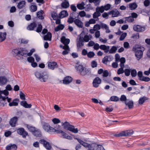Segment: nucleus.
Segmentation results:
<instances>
[{
    "label": "nucleus",
    "mask_w": 150,
    "mask_h": 150,
    "mask_svg": "<svg viewBox=\"0 0 150 150\" xmlns=\"http://www.w3.org/2000/svg\"><path fill=\"white\" fill-rule=\"evenodd\" d=\"M35 75L41 81L43 82L46 81L48 77V74L46 71L41 72L37 71L35 73Z\"/></svg>",
    "instance_id": "f257e3e1"
},
{
    "label": "nucleus",
    "mask_w": 150,
    "mask_h": 150,
    "mask_svg": "<svg viewBox=\"0 0 150 150\" xmlns=\"http://www.w3.org/2000/svg\"><path fill=\"white\" fill-rule=\"evenodd\" d=\"M25 50L23 48H18V49H15L12 50L13 54H16V55L19 57V59L23 58V56H24L26 54L24 52Z\"/></svg>",
    "instance_id": "f03ea898"
},
{
    "label": "nucleus",
    "mask_w": 150,
    "mask_h": 150,
    "mask_svg": "<svg viewBox=\"0 0 150 150\" xmlns=\"http://www.w3.org/2000/svg\"><path fill=\"white\" fill-rule=\"evenodd\" d=\"M144 48L141 46L137 47L134 50L135 52V56L138 60H139L142 58L143 55V52L144 50Z\"/></svg>",
    "instance_id": "7ed1b4c3"
},
{
    "label": "nucleus",
    "mask_w": 150,
    "mask_h": 150,
    "mask_svg": "<svg viewBox=\"0 0 150 150\" xmlns=\"http://www.w3.org/2000/svg\"><path fill=\"white\" fill-rule=\"evenodd\" d=\"M133 133L132 130L123 131L118 134H115V136L116 137H127L131 136Z\"/></svg>",
    "instance_id": "20e7f679"
},
{
    "label": "nucleus",
    "mask_w": 150,
    "mask_h": 150,
    "mask_svg": "<svg viewBox=\"0 0 150 150\" xmlns=\"http://www.w3.org/2000/svg\"><path fill=\"white\" fill-rule=\"evenodd\" d=\"M115 11H117L115 13V16H114V13L115 12V11L113 10L110 11H109L108 13L106 12H104L102 15V16L103 18H108V16L109 15H112V17H117L119 16L120 13L119 11L116 9H115Z\"/></svg>",
    "instance_id": "39448f33"
},
{
    "label": "nucleus",
    "mask_w": 150,
    "mask_h": 150,
    "mask_svg": "<svg viewBox=\"0 0 150 150\" xmlns=\"http://www.w3.org/2000/svg\"><path fill=\"white\" fill-rule=\"evenodd\" d=\"M42 127L45 131L50 133H52V130H54V128L50 127L49 124L45 122H43L42 123Z\"/></svg>",
    "instance_id": "423d86ee"
},
{
    "label": "nucleus",
    "mask_w": 150,
    "mask_h": 150,
    "mask_svg": "<svg viewBox=\"0 0 150 150\" xmlns=\"http://www.w3.org/2000/svg\"><path fill=\"white\" fill-rule=\"evenodd\" d=\"M75 69L80 72L81 75H85L88 72L84 66H75Z\"/></svg>",
    "instance_id": "0eeeda50"
},
{
    "label": "nucleus",
    "mask_w": 150,
    "mask_h": 150,
    "mask_svg": "<svg viewBox=\"0 0 150 150\" xmlns=\"http://www.w3.org/2000/svg\"><path fill=\"white\" fill-rule=\"evenodd\" d=\"M40 143L43 144L44 146L47 150H50L52 148V146L50 143L44 139H41L39 141Z\"/></svg>",
    "instance_id": "6e6552de"
},
{
    "label": "nucleus",
    "mask_w": 150,
    "mask_h": 150,
    "mask_svg": "<svg viewBox=\"0 0 150 150\" xmlns=\"http://www.w3.org/2000/svg\"><path fill=\"white\" fill-rule=\"evenodd\" d=\"M17 132L18 134L22 135L23 138H25L28 135V133L25 131L23 128L18 129L17 130Z\"/></svg>",
    "instance_id": "1a4fd4ad"
},
{
    "label": "nucleus",
    "mask_w": 150,
    "mask_h": 150,
    "mask_svg": "<svg viewBox=\"0 0 150 150\" xmlns=\"http://www.w3.org/2000/svg\"><path fill=\"white\" fill-rule=\"evenodd\" d=\"M91 147L93 150H104V148L102 146L96 143L92 144Z\"/></svg>",
    "instance_id": "9d476101"
},
{
    "label": "nucleus",
    "mask_w": 150,
    "mask_h": 150,
    "mask_svg": "<svg viewBox=\"0 0 150 150\" xmlns=\"http://www.w3.org/2000/svg\"><path fill=\"white\" fill-rule=\"evenodd\" d=\"M101 80L98 77L95 78L93 80V86L95 88H97L99 86V85L101 83Z\"/></svg>",
    "instance_id": "9b49d317"
},
{
    "label": "nucleus",
    "mask_w": 150,
    "mask_h": 150,
    "mask_svg": "<svg viewBox=\"0 0 150 150\" xmlns=\"http://www.w3.org/2000/svg\"><path fill=\"white\" fill-rule=\"evenodd\" d=\"M133 29L134 31L137 32H142L144 31V27L138 25H135L133 26Z\"/></svg>",
    "instance_id": "f8f14e48"
},
{
    "label": "nucleus",
    "mask_w": 150,
    "mask_h": 150,
    "mask_svg": "<svg viewBox=\"0 0 150 150\" xmlns=\"http://www.w3.org/2000/svg\"><path fill=\"white\" fill-rule=\"evenodd\" d=\"M76 139L77 140L78 142L81 144V145H82L83 146L86 148H88L90 147H91V145L92 144H89L85 142L81 139L76 138Z\"/></svg>",
    "instance_id": "ddd939ff"
},
{
    "label": "nucleus",
    "mask_w": 150,
    "mask_h": 150,
    "mask_svg": "<svg viewBox=\"0 0 150 150\" xmlns=\"http://www.w3.org/2000/svg\"><path fill=\"white\" fill-rule=\"evenodd\" d=\"M59 16V18L62 19L67 16H68V13L67 11L63 10L60 12Z\"/></svg>",
    "instance_id": "4468645a"
},
{
    "label": "nucleus",
    "mask_w": 150,
    "mask_h": 150,
    "mask_svg": "<svg viewBox=\"0 0 150 150\" xmlns=\"http://www.w3.org/2000/svg\"><path fill=\"white\" fill-rule=\"evenodd\" d=\"M37 26V24L35 22H33L28 25L27 29L29 30H34V28H36Z\"/></svg>",
    "instance_id": "2eb2a0df"
},
{
    "label": "nucleus",
    "mask_w": 150,
    "mask_h": 150,
    "mask_svg": "<svg viewBox=\"0 0 150 150\" xmlns=\"http://www.w3.org/2000/svg\"><path fill=\"white\" fill-rule=\"evenodd\" d=\"M17 147L15 144H10L7 146L6 147V150H16Z\"/></svg>",
    "instance_id": "dca6fc26"
},
{
    "label": "nucleus",
    "mask_w": 150,
    "mask_h": 150,
    "mask_svg": "<svg viewBox=\"0 0 150 150\" xmlns=\"http://www.w3.org/2000/svg\"><path fill=\"white\" fill-rule=\"evenodd\" d=\"M72 78L69 76L65 77L63 80V83L65 84H69L72 81Z\"/></svg>",
    "instance_id": "f3484780"
},
{
    "label": "nucleus",
    "mask_w": 150,
    "mask_h": 150,
    "mask_svg": "<svg viewBox=\"0 0 150 150\" xmlns=\"http://www.w3.org/2000/svg\"><path fill=\"white\" fill-rule=\"evenodd\" d=\"M74 23L79 28H82L83 23L78 18L76 19L75 20Z\"/></svg>",
    "instance_id": "a211bd4d"
},
{
    "label": "nucleus",
    "mask_w": 150,
    "mask_h": 150,
    "mask_svg": "<svg viewBox=\"0 0 150 150\" xmlns=\"http://www.w3.org/2000/svg\"><path fill=\"white\" fill-rule=\"evenodd\" d=\"M52 38V34L50 32H48L46 35H45L43 37V39L46 41H51Z\"/></svg>",
    "instance_id": "6ab92c4d"
},
{
    "label": "nucleus",
    "mask_w": 150,
    "mask_h": 150,
    "mask_svg": "<svg viewBox=\"0 0 150 150\" xmlns=\"http://www.w3.org/2000/svg\"><path fill=\"white\" fill-rule=\"evenodd\" d=\"M17 120L18 118L16 117H14L12 118L11 119L9 122L10 125L12 127H15Z\"/></svg>",
    "instance_id": "aec40b11"
},
{
    "label": "nucleus",
    "mask_w": 150,
    "mask_h": 150,
    "mask_svg": "<svg viewBox=\"0 0 150 150\" xmlns=\"http://www.w3.org/2000/svg\"><path fill=\"white\" fill-rule=\"evenodd\" d=\"M26 2L25 1H20L18 4L17 7L19 9L22 8L25 6Z\"/></svg>",
    "instance_id": "412c9836"
},
{
    "label": "nucleus",
    "mask_w": 150,
    "mask_h": 150,
    "mask_svg": "<svg viewBox=\"0 0 150 150\" xmlns=\"http://www.w3.org/2000/svg\"><path fill=\"white\" fill-rule=\"evenodd\" d=\"M19 101V100L18 98L14 99L11 102H10L9 103V105L10 106H17L18 105V102Z\"/></svg>",
    "instance_id": "4be33fe9"
},
{
    "label": "nucleus",
    "mask_w": 150,
    "mask_h": 150,
    "mask_svg": "<svg viewBox=\"0 0 150 150\" xmlns=\"http://www.w3.org/2000/svg\"><path fill=\"white\" fill-rule=\"evenodd\" d=\"M20 105L25 108H30L32 106L31 104H28L25 101H22L20 102Z\"/></svg>",
    "instance_id": "5701e85b"
},
{
    "label": "nucleus",
    "mask_w": 150,
    "mask_h": 150,
    "mask_svg": "<svg viewBox=\"0 0 150 150\" xmlns=\"http://www.w3.org/2000/svg\"><path fill=\"white\" fill-rule=\"evenodd\" d=\"M6 35L7 34L6 32H0V42H3L6 39Z\"/></svg>",
    "instance_id": "b1692460"
},
{
    "label": "nucleus",
    "mask_w": 150,
    "mask_h": 150,
    "mask_svg": "<svg viewBox=\"0 0 150 150\" xmlns=\"http://www.w3.org/2000/svg\"><path fill=\"white\" fill-rule=\"evenodd\" d=\"M44 13L43 11L40 10L37 13V16L40 19L43 20L44 19V17L42 14Z\"/></svg>",
    "instance_id": "393cba45"
},
{
    "label": "nucleus",
    "mask_w": 150,
    "mask_h": 150,
    "mask_svg": "<svg viewBox=\"0 0 150 150\" xmlns=\"http://www.w3.org/2000/svg\"><path fill=\"white\" fill-rule=\"evenodd\" d=\"M61 7L63 8H67L69 6V4L68 1L63 2L61 4Z\"/></svg>",
    "instance_id": "a878e982"
},
{
    "label": "nucleus",
    "mask_w": 150,
    "mask_h": 150,
    "mask_svg": "<svg viewBox=\"0 0 150 150\" xmlns=\"http://www.w3.org/2000/svg\"><path fill=\"white\" fill-rule=\"evenodd\" d=\"M7 79L5 76H0V83L1 85L5 84L7 82Z\"/></svg>",
    "instance_id": "bb28decb"
},
{
    "label": "nucleus",
    "mask_w": 150,
    "mask_h": 150,
    "mask_svg": "<svg viewBox=\"0 0 150 150\" xmlns=\"http://www.w3.org/2000/svg\"><path fill=\"white\" fill-rule=\"evenodd\" d=\"M83 37H80V38L79 39V42L77 43V47H80L81 46H83L84 45V43H83L84 42H83Z\"/></svg>",
    "instance_id": "cd10ccee"
},
{
    "label": "nucleus",
    "mask_w": 150,
    "mask_h": 150,
    "mask_svg": "<svg viewBox=\"0 0 150 150\" xmlns=\"http://www.w3.org/2000/svg\"><path fill=\"white\" fill-rule=\"evenodd\" d=\"M62 125H64V129L69 130V128H71L72 125H71L68 122H65L63 123Z\"/></svg>",
    "instance_id": "c85d7f7f"
},
{
    "label": "nucleus",
    "mask_w": 150,
    "mask_h": 150,
    "mask_svg": "<svg viewBox=\"0 0 150 150\" xmlns=\"http://www.w3.org/2000/svg\"><path fill=\"white\" fill-rule=\"evenodd\" d=\"M64 28V26L62 24L58 25L54 28V31L56 32L60 30H62Z\"/></svg>",
    "instance_id": "c756f323"
},
{
    "label": "nucleus",
    "mask_w": 150,
    "mask_h": 150,
    "mask_svg": "<svg viewBox=\"0 0 150 150\" xmlns=\"http://www.w3.org/2000/svg\"><path fill=\"white\" fill-rule=\"evenodd\" d=\"M149 98L145 96H143V97L140 98L139 100V103L140 105L143 104L145 100H148Z\"/></svg>",
    "instance_id": "7c9ffc66"
},
{
    "label": "nucleus",
    "mask_w": 150,
    "mask_h": 150,
    "mask_svg": "<svg viewBox=\"0 0 150 150\" xmlns=\"http://www.w3.org/2000/svg\"><path fill=\"white\" fill-rule=\"evenodd\" d=\"M129 5L130 9L132 10L135 9L137 6V5L135 2L130 3Z\"/></svg>",
    "instance_id": "2f4dec72"
},
{
    "label": "nucleus",
    "mask_w": 150,
    "mask_h": 150,
    "mask_svg": "<svg viewBox=\"0 0 150 150\" xmlns=\"http://www.w3.org/2000/svg\"><path fill=\"white\" fill-rule=\"evenodd\" d=\"M101 15V14L98 11V10H96V12H95L93 14V18L96 19L97 18L96 21H97V20H98V17L100 16Z\"/></svg>",
    "instance_id": "473e14b6"
},
{
    "label": "nucleus",
    "mask_w": 150,
    "mask_h": 150,
    "mask_svg": "<svg viewBox=\"0 0 150 150\" xmlns=\"http://www.w3.org/2000/svg\"><path fill=\"white\" fill-rule=\"evenodd\" d=\"M51 16L54 20H55L58 18H59V16L57 13L54 11H53L51 13Z\"/></svg>",
    "instance_id": "72a5a7b5"
},
{
    "label": "nucleus",
    "mask_w": 150,
    "mask_h": 150,
    "mask_svg": "<svg viewBox=\"0 0 150 150\" xmlns=\"http://www.w3.org/2000/svg\"><path fill=\"white\" fill-rule=\"evenodd\" d=\"M125 104L126 105L128 106L129 108V109L132 108L134 106L133 102L132 100L129 101L128 102H127V101H125Z\"/></svg>",
    "instance_id": "f704fd0d"
},
{
    "label": "nucleus",
    "mask_w": 150,
    "mask_h": 150,
    "mask_svg": "<svg viewBox=\"0 0 150 150\" xmlns=\"http://www.w3.org/2000/svg\"><path fill=\"white\" fill-rule=\"evenodd\" d=\"M110 56H106L104 58H103L102 59L103 63L105 64H107V63L109 62L108 58H110Z\"/></svg>",
    "instance_id": "c9c22d12"
},
{
    "label": "nucleus",
    "mask_w": 150,
    "mask_h": 150,
    "mask_svg": "<svg viewBox=\"0 0 150 150\" xmlns=\"http://www.w3.org/2000/svg\"><path fill=\"white\" fill-rule=\"evenodd\" d=\"M85 5L84 3L82 1L81 3L77 4V7L79 9L83 10L85 8L84 7Z\"/></svg>",
    "instance_id": "e433bc0d"
},
{
    "label": "nucleus",
    "mask_w": 150,
    "mask_h": 150,
    "mask_svg": "<svg viewBox=\"0 0 150 150\" xmlns=\"http://www.w3.org/2000/svg\"><path fill=\"white\" fill-rule=\"evenodd\" d=\"M104 7V6H102L100 7H97L96 8V10L98 11V12H99L100 13H103L104 12L105 10Z\"/></svg>",
    "instance_id": "4c0bfd02"
},
{
    "label": "nucleus",
    "mask_w": 150,
    "mask_h": 150,
    "mask_svg": "<svg viewBox=\"0 0 150 150\" xmlns=\"http://www.w3.org/2000/svg\"><path fill=\"white\" fill-rule=\"evenodd\" d=\"M30 10L31 12H34L36 11L37 9V6L36 5H31L30 7Z\"/></svg>",
    "instance_id": "58836bf2"
},
{
    "label": "nucleus",
    "mask_w": 150,
    "mask_h": 150,
    "mask_svg": "<svg viewBox=\"0 0 150 150\" xmlns=\"http://www.w3.org/2000/svg\"><path fill=\"white\" fill-rule=\"evenodd\" d=\"M117 50V47L115 46H113L112 47L109 51V53L111 54L115 53Z\"/></svg>",
    "instance_id": "ea45409f"
},
{
    "label": "nucleus",
    "mask_w": 150,
    "mask_h": 150,
    "mask_svg": "<svg viewBox=\"0 0 150 150\" xmlns=\"http://www.w3.org/2000/svg\"><path fill=\"white\" fill-rule=\"evenodd\" d=\"M42 28V26L41 24L40 23L38 24V26L36 30V31L37 33H39L41 32Z\"/></svg>",
    "instance_id": "a19ab883"
},
{
    "label": "nucleus",
    "mask_w": 150,
    "mask_h": 150,
    "mask_svg": "<svg viewBox=\"0 0 150 150\" xmlns=\"http://www.w3.org/2000/svg\"><path fill=\"white\" fill-rule=\"evenodd\" d=\"M65 40H66L67 42H68V41L69 43L70 42V39L68 38H66V37L65 36H63L61 38L60 41L62 43H64V41Z\"/></svg>",
    "instance_id": "79ce46f5"
},
{
    "label": "nucleus",
    "mask_w": 150,
    "mask_h": 150,
    "mask_svg": "<svg viewBox=\"0 0 150 150\" xmlns=\"http://www.w3.org/2000/svg\"><path fill=\"white\" fill-rule=\"evenodd\" d=\"M33 134L36 137H40L41 136V132L38 130H35Z\"/></svg>",
    "instance_id": "37998d69"
},
{
    "label": "nucleus",
    "mask_w": 150,
    "mask_h": 150,
    "mask_svg": "<svg viewBox=\"0 0 150 150\" xmlns=\"http://www.w3.org/2000/svg\"><path fill=\"white\" fill-rule=\"evenodd\" d=\"M110 100L112 101L116 102L119 100V98L116 96H112L110 98Z\"/></svg>",
    "instance_id": "c03bdc74"
},
{
    "label": "nucleus",
    "mask_w": 150,
    "mask_h": 150,
    "mask_svg": "<svg viewBox=\"0 0 150 150\" xmlns=\"http://www.w3.org/2000/svg\"><path fill=\"white\" fill-rule=\"evenodd\" d=\"M35 51V50L34 49H32L30 50V52H29L27 53V52H26V51L25 50L24 52H25L26 53V54H25V55L26 56H30L32 55L33 53Z\"/></svg>",
    "instance_id": "a18cd8bd"
},
{
    "label": "nucleus",
    "mask_w": 150,
    "mask_h": 150,
    "mask_svg": "<svg viewBox=\"0 0 150 150\" xmlns=\"http://www.w3.org/2000/svg\"><path fill=\"white\" fill-rule=\"evenodd\" d=\"M62 136L64 138H66L69 139H71L72 138L71 137L69 136L66 133L64 132H63V133Z\"/></svg>",
    "instance_id": "49530a36"
},
{
    "label": "nucleus",
    "mask_w": 150,
    "mask_h": 150,
    "mask_svg": "<svg viewBox=\"0 0 150 150\" xmlns=\"http://www.w3.org/2000/svg\"><path fill=\"white\" fill-rule=\"evenodd\" d=\"M75 18H74L71 16H69V17L68 18L67 20V22L69 24L72 23L73 22L74 23L75 21Z\"/></svg>",
    "instance_id": "de8ad7c7"
},
{
    "label": "nucleus",
    "mask_w": 150,
    "mask_h": 150,
    "mask_svg": "<svg viewBox=\"0 0 150 150\" xmlns=\"http://www.w3.org/2000/svg\"><path fill=\"white\" fill-rule=\"evenodd\" d=\"M27 127L28 129V130L30 132H32L33 133L34 132L35 130V127L30 126L28 125H27Z\"/></svg>",
    "instance_id": "09e8293b"
},
{
    "label": "nucleus",
    "mask_w": 150,
    "mask_h": 150,
    "mask_svg": "<svg viewBox=\"0 0 150 150\" xmlns=\"http://www.w3.org/2000/svg\"><path fill=\"white\" fill-rule=\"evenodd\" d=\"M69 130L74 133H77L78 132V129L77 128H74L73 126H71V128H69Z\"/></svg>",
    "instance_id": "8fccbe9b"
},
{
    "label": "nucleus",
    "mask_w": 150,
    "mask_h": 150,
    "mask_svg": "<svg viewBox=\"0 0 150 150\" xmlns=\"http://www.w3.org/2000/svg\"><path fill=\"white\" fill-rule=\"evenodd\" d=\"M140 80L142 81L148 82L150 81V78L148 77L144 76L142 78L140 79Z\"/></svg>",
    "instance_id": "3c124183"
},
{
    "label": "nucleus",
    "mask_w": 150,
    "mask_h": 150,
    "mask_svg": "<svg viewBox=\"0 0 150 150\" xmlns=\"http://www.w3.org/2000/svg\"><path fill=\"white\" fill-rule=\"evenodd\" d=\"M125 18L126 19L125 21V23H126V21H127L128 22H132L134 21V19L132 18L131 16L128 17H126Z\"/></svg>",
    "instance_id": "603ef678"
},
{
    "label": "nucleus",
    "mask_w": 150,
    "mask_h": 150,
    "mask_svg": "<svg viewBox=\"0 0 150 150\" xmlns=\"http://www.w3.org/2000/svg\"><path fill=\"white\" fill-rule=\"evenodd\" d=\"M127 35V33L125 32L123 33L120 36V41H122L125 38Z\"/></svg>",
    "instance_id": "864d4df0"
},
{
    "label": "nucleus",
    "mask_w": 150,
    "mask_h": 150,
    "mask_svg": "<svg viewBox=\"0 0 150 150\" xmlns=\"http://www.w3.org/2000/svg\"><path fill=\"white\" fill-rule=\"evenodd\" d=\"M131 69H125L124 71L125 75L126 76H129L131 72Z\"/></svg>",
    "instance_id": "5fc2aeb1"
},
{
    "label": "nucleus",
    "mask_w": 150,
    "mask_h": 150,
    "mask_svg": "<svg viewBox=\"0 0 150 150\" xmlns=\"http://www.w3.org/2000/svg\"><path fill=\"white\" fill-rule=\"evenodd\" d=\"M131 75L132 77H135L137 75V72L135 69H133L131 70Z\"/></svg>",
    "instance_id": "6e6d98bb"
},
{
    "label": "nucleus",
    "mask_w": 150,
    "mask_h": 150,
    "mask_svg": "<svg viewBox=\"0 0 150 150\" xmlns=\"http://www.w3.org/2000/svg\"><path fill=\"white\" fill-rule=\"evenodd\" d=\"M121 68H119L117 71V74H122L124 72V71L123 70V68H124L125 66H120Z\"/></svg>",
    "instance_id": "4d7b16f0"
},
{
    "label": "nucleus",
    "mask_w": 150,
    "mask_h": 150,
    "mask_svg": "<svg viewBox=\"0 0 150 150\" xmlns=\"http://www.w3.org/2000/svg\"><path fill=\"white\" fill-rule=\"evenodd\" d=\"M95 54L93 52H89L87 54V56L88 58H93L95 55Z\"/></svg>",
    "instance_id": "13d9d810"
},
{
    "label": "nucleus",
    "mask_w": 150,
    "mask_h": 150,
    "mask_svg": "<svg viewBox=\"0 0 150 150\" xmlns=\"http://www.w3.org/2000/svg\"><path fill=\"white\" fill-rule=\"evenodd\" d=\"M93 28L95 30H98L101 28V26L100 25L96 24L95 25L93 26Z\"/></svg>",
    "instance_id": "bf43d9fd"
},
{
    "label": "nucleus",
    "mask_w": 150,
    "mask_h": 150,
    "mask_svg": "<svg viewBox=\"0 0 150 150\" xmlns=\"http://www.w3.org/2000/svg\"><path fill=\"white\" fill-rule=\"evenodd\" d=\"M79 15L81 17H83L86 16V13L84 11H80L79 13V15H78L77 18H79Z\"/></svg>",
    "instance_id": "052dcab7"
},
{
    "label": "nucleus",
    "mask_w": 150,
    "mask_h": 150,
    "mask_svg": "<svg viewBox=\"0 0 150 150\" xmlns=\"http://www.w3.org/2000/svg\"><path fill=\"white\" fill-rule=\"evenodd\" d=\"M90 40V38H89V36L87 35H85L84 36V38H83V42H88Z\"/></svg>",
    "instance_id": "680f3d73"
},
{
    "label": "nucleus",
    "mask_w": 150,
    "mask_h": 150,
    "mask_svg": "<svg viewBox=\"0 0 150 150\" xmlns=\"http://www.w3.org/2000/svg\"><path fill=\"white\" fill-rule=\"evenodd\" d=\"M111 6V5L109 4H108L104 6L105 10L106 11L109 10L110 9Z\"/></svg>",
    "instance_id": "e2e57ef3"
},
{
    "label": "nucleus",
    "mask_w": 150,
    "mask_h": 150,
    "mask_svg": "<svg viewBox=\"0 0 150 150\" xmlns=\"http://www.w3.org/2000/svg\"><path fill=\"white\" fill-rule=\"evenodd\" d=\"M27 61L30 63H32L35 61V59L32 56H29V57H28Z\"/></svg>",
    "instance_id": "0e129e2a"
},
{
    "label": "nucleus",
    "mask_w": 150,
    "mask_h": 150,
    "mask_svg": "<svg viewBox=\"0 0 150 150\" xmlns=\"http://www.w3.org/2000/svg\"><path fill=\"white\" fill-rule=\"evenodd\" d=\"M25 95L21 91L20 92V98L22 100H25Z\"/></svg>",
    "instance_id": "69168bd1"
},
{
    "label": "nucleus",
    "mask_w": 150,
    "mask_h": 150,
    "mask_svg": "<svg viewBox=\"0 0 150 150\" xmlns=\"http://www.w3.org/2000/svg\"><path fill=\"white\" fill-rule=\"evenodd\" d=\"M100 25L101 26V28H105L107 30L108 29V27L105 24L101 23Z\"/></svg>",
    "instance_id": "338daca9"
},
{
    "label": "nucleus",
    "mask_w": 150,
    "mask_h": 150,
    "mask_svg": "<svg viewBox=\"0 0 150 150\" xmlns=\"http://www.w3.org/2000/svg\"><path fill=\"white\" fill-rule=\"evenodd\" d=\"M120 100L122 101H127V98L126 96L124 95H122L120 98Z\"/></svg>",
    "instance_id": "774afa93"
}]
</instances>
